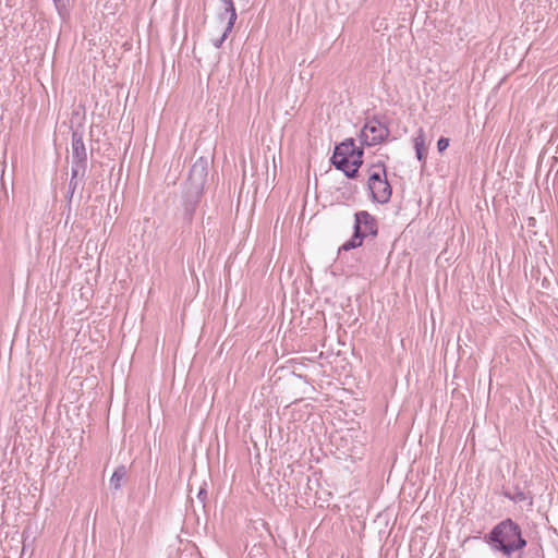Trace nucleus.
Returning a JSON list of instances; mask_svg holds the SVG:
<instances>
[{"label":"nucleus","instance_id":"1","mask_svg":"<svg viewBox=\"0 0 558 558\" xmlns=\"http://www.w3.org/2000/svg\"><path fill=\"white\" fill-rule=\"evenodd\" d=\"M485 539L493 550L499 551L508 558L514 553L521 551L527 544L523 537L521 526L510 518L496 524L485 535Z\"/></svg>","mask_w":558,"mask_h":558},{"label":"nucleus","instance_id":"2","mask_svg":"<svg viewBox=\"0 0 558 558\" xmlns=\"http://www.w3.org/2000/svg\"><path fill=\"white\" fill-rule=\"evenodd\" d=\"M363 148L355 146L353 138H348L335 147L330 161L347 178L355 179L359 175V169L363 165Z\"/></svg>","mask_w":558,"mask_h":558},{"label":"nucleus","instance_id":"3","mask_svg":"<svg viewBox=\"0 0 558 558\" xmlns=\"http://www.w3.org/2000/svg\"><path fill=\"white\" fill-rule=\"evenodd\" d=\"M367 186L374 202L386 204L390 201L392 189L387 180L386 166L383 161L368 168Z\"/></svg>","mask_w":558,"mask_h":558},{"label":"nucleus","instance_id":"4","mask_svg":"<svg viewBox=\"0 0 558 558\" xmlns=\"http://www.w3.org/2000/svg\"><path fill=\"white\" fill-rule=\"evenodd\" d=\"M208 160L199 157L192 166L184 190L191 191L196 195H203L204 185L207 179Z\"/></svg>","mask_w":558,"mask_h":558},{"label":"nucleus","instance_id":"5","mask_svg":"<svg viewBox=\"0 0 558 558\" xmlns=\"http://www.w3.org/2000/svg\"><path fill=\"white\" fill-rule=\"evenodd\" d=\"M390 134L387 125L377 118H373L365 123L361 131V143L366 146H374L383 143Z\"/></svg>","mask_w":558,"mask_h":558},{"label":"nucleus","instance_id":"6","mask_svg":"<svg viewBox=\"0 0 558 558\" xmlns=\"http://www.w3.org/2000/svg\"><path fill=\"white\" fill-rule=\"evenodd\" d=\"M72 160L71 167L87 169V151L83 142V135L77 130L72 131Z\"/></svg>","mask_w":558,"mask_h":558},{"label":"nucleus","instance_id":"7","mask_svg":"<svg viewBox=\"0 0 558 558\" xmlns=\"http://www.w3.org/2000/svg\"><path fill=\"white\" fill-rule=\"evenodd\" d=\"M360 233L364 234V239L368 235L376 236L378 233V223L376 218L366 210H361L354 215V227Z\"/></svg>","mask_w":558,"mask_h":558},{"label":"nucleus","instance_id":"8","mask_svg":"<svg viewBox=\"0 0 558 558\" xmlns=\"http://www.w3.org/2000/svg\"><path fill=\"white\" fill-rule=\"evenodd\" d=\"M502 495L515 504H525L529 508L533 506V494L515 485L512 487H505Z\"/></svg>","mask_w":558,"mask_h":558},{"label":"nucleus","instance_id":"9","mask_svg":"<svg viewBox=\"0 0 558 558\" xmlns=\"http://www.w3.org/2000/svg\"><path fill=\"white\" fill-rule=\"evenodd\" d=\"M201 197L202 195L194 196L193 192L184 190L182 195V218L185 222L190 223L192 221L196 207L201 202Z\"/></svg>","mask_w":558,"mask_h":558},{"label":"nucleus","instance_id":"10","mask_svg":"<svg viewBox=\"0 0 558 558\" xmlns=\"http://www.w3.org/2000/svg\"><path fill=\"white\" fill-rule=\"evenodd\" d=\"M413 144L417 160L424 165L426 162L427 148L425 145V132L422 128L417 130Z\"/></svg>","mask_w":558,"mask_h":558},{"label":"nucleus","instance_id":"11","mask_svg":"<svg viewBox=\"0 0 558 558\" xmlns=\"http://www.w3.org/2000/svg\"><path fill=\"white\" fill-rule=\"evenodd\" d=\"M364 241V234L360 233L356 229H353V234L350 240H348L345 243H343L339 247V253L341 252H348L353 248H357L362 246Z\"/></svg>","mask_w":558,"mask_h":558},{"label":"nucleus","instance_id":"12","mask_svg":"<svg viewBox=\"0 0 558 558\" xmlns=\"http://www.w3.org/2000/svg\"><path fill=\"white\" fill-rule=\"evenodd\" d=\"M221 1L225 4V12L220 13V17H222L225 13L229 14V19H228V23H227V32H231L235 24L236 17H238L236 10H235L233 0H221Z\"/></svg>","mask_w":558,"mask_h":558},{"label":"nucleus","instance_id":"13","mask_svg":"<svg viewBox=\"0 0 558 558\" xmlns=\"http://www.w3.org/2000/svg\"><path fill=\"white\" fill-rule=\"evenodd\" d=\"M86 174V169L71 167V178L69 181V186L72 190H77L81 182L84 180Z\"/></svg>","mask_w":558,"mask_h":558},{"label":"nucleus","instance_id":"14","mask_svg":"<svg viewBox=\"0 0 558 558\" xmlns=\"http://www.w3.org/2000/svg\"><path fill=\"white\" fill-rule=\"evenodd\" d=\"M126 475L125 466L121 465L117 468L110 478V487L114 490L120 489L121 482Z\"/></svg>","mask_w":558,"mask_h":558},{"label":"nucleus","instance_id":"15","mask_svg":"<svg viewBox=\"0 0 558 558\" xmlns=\"http://www.w3.org/2000/svg\"><path fill=\"white\" fill-rule=\"evenodd\" d=\"M56 9L60 15H64L68 11L70 0H53Z\"/></svg>","mask_w":558,"mask_h":558},{"label":"nucleus","instance_id":"16","mask_svg":"<svg viewBox=\"0 0 558 558\" xmlns=\"http://www.w3.org/2000/svg\"><path fill=\"white\" fill-rule=\"evenodd\" d=\"M449 146V138L440 137L437 142V149L439 153H444Z\"/></svg>","mask_w":558,"mask_h":558},{"label":"nucleus","instance_id":"17","mask_svg":"<svg viewBox=\"0 0 558 558\" xmlns=\"http://www.w3.org/2000/svg\"><path fill=\"white\" fill-rule=\"evenodd\" d=\"M230 33H231V32H227V27H226V28H225L223 34H222L219 38H217V39H215V40H214V46H215L216 48H220V47H221V45H222V44H223V41L227 39V37H228V35H229Z\"/></svg>","mask_w":558,"mask_h":558},{"label":"nucleus","instance_id":"18","mask_svg":"<svg viewBox=\"0 0 558 558\" xmlns=\"http://www.w3.org/2000/svg\"><path fill=\"white\" fill-rule=\"evenodd\" d=\"M250 555L251 556H256V555H259V556H264V553L262 550V547L260 546H254L251 551H250Z\"/></svg>","mask_w":558,"mask_h":558},{"label":"nucleus","instance_id":"19","mask_svg":"<svg viewBox=\"0 0 558 558\" xmlns=\"http://www.w3.org/2000/svg\"><path fill=\"white\" fill-rule=\"evenodd\" d=\"M75 191L76 190H72V189L68 187V192H66L65 198H66L69 204L72 202V199L74 197V194H75Z\"/></svg>","mask_w":558,"mask_h":558},{"label":"nucleus","instance_id":"20","mask_svg":"<svg viewBox=\"0 0 558 558\" xmlns=\"http://www.w3.org/2000/svg\"><path fill=\"white\" fill-rule=\"evenodd\" d=\"M197 497L199 498V500H201L202 502H204V501H205V499L207 498V492H206V489H205V488H201V489H199V492H198Z\"/></svg>","mask_w":558,"mask_h":558}]
</instances>
